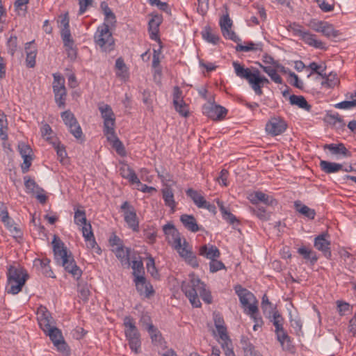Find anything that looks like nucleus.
<instances>
[{"label": "nucleus", "mask_w": 356, "mask_h": 356, "mask_svg": "<svg viewBox=\"0 0 356 356\" xmlns=\"http://www.w3.org/2000/svg\"><path fill=\"white\" fill-rule=\"evenodd\" d=\"M181 290L194 307H201L199 296L207 304L212 302L211 292L206 289L205 284L194 274L189 275L188 280L183 282Z\"/></svg>", "instance_id": "nucleus-1"}, {"label": "nucleus", "mask_w": 356, "mask_h": 356, "mask_svg": "<svg viewBox=\"0 0 356 356\" xmlns=\"http://www.w3.org/2000/svg\"><path fill=\"white\" fill-rule=\"evenodd\" d=\"M52 246L54 258L57 264L61 265L75 279L79 280L82 275V270L76 265L72 252L67 250L63 242L56 236L54 237Z\"/></svg>", "instance_id": "nucleus-2"}, {"label": "nucleus", "mask_w": 356, "mask_h": 356, "mask_svg": "<svg viewBox=\"0 0 356 356\" xmlns=\"http://www.w3.org/2000/svg\"><path fill=\"white\" fill-rule=\"evenodd\" d=\"M102 118L104 120V134L108 142L119 154L124 153V148L115 132V118L111 107L108 104L99 106Z\"/></svg>", "instance_id": "nucleus-3"}, {"label": "nucleus", "mask_w": 356, "mask_h": 356, "mask_svg": "<svg viewBox=\"0 0 356 356\" xmlns=\"http://www.w3.org/2000/svg\"><path fill=\"white\" fill-rule=\"evenodd\" d=\"M232 65L236 75L242 79H245L255 94L261 96L263 94L261 88L264 84L269 83L268 79L261 76L258 69L245 67L236 61H234Z\"/></svg>", "instance_id": "nucleus-4"}, {"label": "nucleus", "mask_w": 356, "mask_h": 356, "mask_svg": "<svg viewBox=\"0 0 356 356\" xmlns=\"http://www.w3.org/2000/svg\"><path fill=\"white\" fill-rule=\"evenodd\" d=\"M94 42L102 51L111 52L114 49L115 40L107 24L104 23L97 27Z\"/></svg>", "instance_id": "nucleus-5"}, {"label": "nucleus", "mask_w": 356, "mask_h": 356, "mask_svg": "<svg viewBox=\"0 0 356 356\" xmlns=\"http://www.w3.org/2000/svg\"><path fill=\"white\" fill-rule=\"evenodd\" d=\"M234 289L246 314L253 316L258 312L257 300L254 294L241 285L235 286Z\"/></svg>", "instance_id": "nucleus-6"}, {"label": "nucleus", "mask_w": 356, "mask_h": 356, "mask_svg": "<svg viewBox=\"0 0 356 356\" xmlns=\"http://www.w3.org/2000/svg\"><path fill=\"white\" fill-rule=\"evenodd\" d=\"M172 248L177 250L179 256L185 261L186 263L191 266L193 268L198 267L199 263L197 257L193 254L191 246L185 238H183V240L179 242V245L177 244Z\"/></svg>", "instance_id": "nucleus-7"}, {"label": "nucleus", "mask_w": 356, "mask_h": 356, "mask_svg": "<svg viewBox=\"0 0 356 356\" xmlns=\"http://www.w3.org/2000/svg\"><path fill=\"white\" fill-rule=\"evenodd\" d=\"M53 91L55 96V101L59 108H63L65 105L66 88L65 87V79L58 74H54Z\"/></svg>", "instance_id": "nucleus-8"}, {"label": "nucleus", "mask_w": 356, "mask_h": 356, "mask_svg": "<svg viewBox=\"0 0 356 356\" xmlns=\"http://www.w3.org/2000/svg\"><path fill=\"white\" fill-rule=\"evenodd\" d=\"M44 333L49 337L58 351L66 356L70 355L69 347L65 342L61 331L59 329L54 326L47 330V332Z\"/></svg>", "instance_id": "nucleus-9"}, {"label": "nucleus", "mask_w": 356, "mask_h": 356, "mask_svg": "<svg viewBox=\"0 0 356 356\" xmlns=\"http://www.w3.org/2000/svg\"><path fill=\"white\" fill-rule=\"evenodd\" d=\"M61 118L70 132L76 139L81 138L83 136L82 129L75 118L74 115L70 111H65L61 113Z\"/></svg>", "instance_id": "nucleus-10"}, {"label": "nucleus", "mask_w": 356, "mask_h": 356, "mask_svg": "<svg viewBox=\"0 0 356 356\" xmlns=\"http://www.w3.org/2000/svg\"><path fill=\"white\" fill-rule=\"evenodd\" d=\"M286 122L281 117H272L266 124V132L272 136H276L284 133L287 129Z\"/></svg>", "instance_id": "nucleus-11"}, {"label": "nucleus", "mask_w": 356, "mask_h": 356, "mask_svg": "<svg viewBox=\"0 0 356 356\" xmlns=\"http://www.w3.org/2000/svg\"><path fill=\"white\" fill-rule=\"evenodd\" d=\"M37 316L39 325L44 332L54 327V319L46 307L40 306L38 309Z\"/></svg>", "instance_id": "nucleus-12"}, {"label": "nucleus", "mask_w": 356, "mask_h": 356, "mask_svg": "<svg viewBox=\"0 0 356 356\" xmlns=\"http://www.w3.org/2000/svg\"><path fill=\"white\" fill-rule=\"evenodd\" d=\"M220 26L223 36L229 40H231L235 42L241 41L236 34L231 30L232 26V21L229 17V15H225L220 20Z\"/></svg>", "instance_id": "nucleus-13"}, {"label": "nucleus", "mask_w": 356, "mask_h": 356, "mask_svg": "<svg viewBox=\"0 0 356 356\" xmlns=\"http://www.w3.org/2000/svg\"><path fill=\"white\" fill-rule=\"evenodd\" d=\"M163 231L165 236L166 241L172 247H174L177 244L179 245V242L183 240L180 233L172 223H167L163 225Z\"/></svg>", "instance_id": "nucleus-14"}, {"label": "nucleus", "mask_w": 356, "mask_h": 356, "mask_svg": "<svg viewBox=\"0 0 356 356\" xmlns=\"http://www.w3.org/2000/svg\"><path fill=\"white\" fill-rule=\"evenodd\" d=\"M18 149L24 160L23 163L22 164V172H26L29 170L33 160L32 149L29 145L24 143H19Z\"/></svg>", "instance_id": "nucleus-15"}, {"label": "nucleus", "mask_w": 356, "mask_h": 356, "mask_svg": "<svg viewBox=\"0 0 356 356\" xmlns=\"http://www.w3.org/2000/svg\"><path fill=\"white\" fill-rule=\"evenodd\" d=\"M82 234L86 243V247L88 249L93 250L95 253L100 254L102 250L95 241L91 225H88L82 229Z\"/></svg>", "instance_id": "nucleus-16"}, {"label": "nucleus", "mask_w": 356, "mask_h": 356, "mask_svg": "<svg viewBox=\"0 0 356 356\" xmlns=\"http://www.w3.org/2000/svg\"><path fill=\"white\" fill-rule=\"evenodd\" d=\"M203 113L213 120L222 118L227 114V110L219 105L207 104L202 108Z\"/></svg>", "instance_id": "nucleus-17"}, {"label": "nucleus", "mask_w": 356, "mask_h": 356, "mask_svg": "<svg viewBox=\"0 0 356 356\" xmlns=\"http://www.w3.org/2000/svg\"><path fill=\"white\" fill-rule=\"evenodd\" d=\"M0 218L2 222L7 227L10 232L16 235L20 234L19 229L17 227L13 220L10 218L7 207L2 202H0Z\"/></svg>", "instance_id": "nucleus-18"}, {"label": "nucleus", "mask_w": 356, "mask_h": 356, "mask_svg": "<svg viewBox=\"0 0 356 356\" xmlns=\"http://www.w3.org/2000/svg\"><path fill=\"white\" fill-rule=\"evenodd\" d=\"M248 200L252 204H257L259 202H263L266 205L273 206L277 204V201L261 191H255L248 195Z\"/></svg>", "instance_id": "nucleus-19"}, {"label": "nucleus", "mask_w": 356, "mask_h": 356, "mask_svg": "<svg viewBox=\"0 0 356 356\" xmlns=\"http://www.w3.org/2000/svg\"><path fill=\"white\" fill-rule=\"evenodd\" d=\"M134 283L137 291L140 295H144L145 297H149L154 294V291L152 284L147 282L145 277L134 278Z\"/></svg>", "instance_id": "nucleus-20"}, {"label": "nucleus", "mask_w": 356, "mask_h": 356, "mask_svg": "<svg viewBox=\"0 0 356 356\" xmlns=\"http://www.w3.org/2000/svg\"><path fill=\"white\" fill-rule=\"evenodd\" d=\"M327 234H323L316 236L314 239V247L319 251H321L325 257L330 258V242L325 238Z\"/></svg>", "instance_id": "nucleus-21"}, {"label": "nucleus", "mask_w": 356, "mask_h": 356, "mask_svg": "<svg viewBox=\"0 0 356 356\" xmlns=\"http://www.w3.org/2000/svg\"><path fill=\"white\" fill-rule=\"evenodd\" d=\"M6 275L7 280H20L22 278H25V280H27L29 278L26 270L20 266H8Z\"/></svg>", "instance_id": "nucleus-22"}, {"label": "nucleus", "mask_w": 356, "mask_h": 356, "mask_svg": "<svg viewBox=\"0 0 356 356\" xmlns=\"http://www.w3.org/2000/svg\"><path fill=\"white\" fill-rule=\"evenodd\" d=\"M124 219L129 228L136 232L139 231V221L134 208H130V209L125 211Z\"/></svg>", "instance_id": "nucleus-23"}, {"label": "nucleus", "mask_w": 356, "mask_h": 356, "mask_svg": "<svg viewBox=\"0 0 356 356\" xmlns=\"http://www.w3.org/2000/svg\"><path fill=\"white\" fill-rule=\"evenodd\" d=\"M199 254L211 260L213 259H218L220 253L216 246L211 244H205L200 248Z\"/></svg>", "instance_id": "nucleus-24"}, {"label": "nucleus", "mask_w": 356, "mask_h": 356, "mask_svg": "<svg viewBox=\"0 0 356 356\" xmlns=\"http://www.w3.org/2000/svg\"><path fill=\"white\" fill-rule=\"evenodd\" d=\"M116 257L120 261L122 266H127L129 267L131 265L130 263V252L131 249L129 248H124V245L118 248H114L112 249Z\"/></svg>", "instance_id": "nucleus-25"}, {"label": "nucleus", "mask_w": 356, "mask_h": 356, "mask_svg": "<svg viewBox=\"0 0 356 356\" xmlns=\"http://www.w3.org/2000/svg\"><path fill=\"white\" fill-rule=\"evenodd\" d=\"M162 22V17L159 15H154L148 23L149 38L153 40H158L159 27Z\"/></svg>", "instance_id": "nucleus-26"}, {"label": "nucleus", "mask_w": 356, "mask_h": 356, "mask_svg": "<svg viewBox=\"0 0 356 356\" xmlns=\"http://www.w3.org/2000/svg\"><path fill=\"white\" fill-rule=\"evenodd\" d=\"M124 325L125 326V335L127 340L132 338L140 337L139 332L135 325L134 319L130 316H126L124 318Z\"/></svg>", "instance_id": "nucleus-27"}, {"label": "nucleus", "mask_w": 356, "mask_h": 356, "mask_svg": "<svg viewBox=\"0 0 356 356\" xmlns=\"http://www.w3.org/2000/svg\"><path fill=\"white\" fill-rule=\"evenodd\" d=\"M324 149H328L334 155H342L344 157H350L351 156L350 152L343 143L326 144L324 145Z\"/></svg>", "instance_id": "nucleus-28"}, {"label": "nucleus", "mask_w": 356, "mask_h": 356, "mask_svg": "<svg viewBox=\"0 0 356 356\" xmlns=\"http://www.w3.org/2000/svg\"><path fill=\"white\" fill-rule=\"evenodd\" d=\"M180 221L186 229L192 232H197L200 229L193 215L183 214L180 216Z\"/></svg>", "instance_id": "nucleus-29"}, {"label": "nucleus", "mask_w": 356, "mask_h": 356, "mask_svg": "<svg viewBox=\"0 0 356 356\" xmlns=\"http://www.w3.org/2000/svg\"><path fill=\"white\" fill-rule=\"evenodd\" d=\"M300 39L308 45L316 49H325V44L321 40H317L316 35L312 34L309 31H306Z\"/></svg>", "instance_id": "nucleus-30"}, {"label": "nucleus", "mask_w": 356, "mask_h": 356, "mask_svg": "<svg viewBox=\"0 0 356 356\" xmlns=\"http://www.w3.org/2000/svg\"><path fill=\"white\" fill-rule=\"evenodd\" d=\"M120 173L121 176L129 180L131 184H140L134 170L131 168L127 164H123L120 168Z\"/></svg>", "instance_id": "nucleus-31"}, {"label": "nucleus", "mask_w": 356, "mask_h": 356, "mask_svg": "<svg viewBox=\"0 0 356 356\" xmlns=\"http://www.w3.org/2000/svg\"><path fill=\"white\" fill-rule=\"evenodd\" d=\"M26 282L25 278H22L20 280H7L6 290L8 293L16 295L22 291Z\"/></svg>", "instance_id": "nucleus-32"}, {"label": "nucleus", "mask_w": 356, "mask_h": 356, "mask_svg": "<svg viewBox=\"0 0 356 356\" xmlns=\"http://www.w3.org/2000/svg\"><path fill=\"white\" fill-rule=\"evenodd\" d=\"M47 141L51 143L56 151L58 158L63 161L67 156L65 147L60 143L56 137H47Z\"/></svg>", "instance_id": "nucleus-33"}, {"label": "nucleus", "mask_w": 356, "mask_h": 356, "mask_svg": "<svg viewBox=\"0 0 356 356\" xmlns=\"http://www.w3.org/2000/svg\"><path fill=\"white\" fill-rule=\"evenodd\" d=\"M25 49L26 53V65L29 67H33L35 65L37 50L35 47H33V42L26 43Z\"/></svg>", "instance_id": "nucleus-34"}, {"label": "nucleus", "mask_w": 356, "mask_h": 356, "mask_svg": "<svg viewBox=\"0 0 356 356\" xmlns=\"http://www.w3.org/2000/svg\"><path fill=\"white\" fill-rule=\"evenodd\" d=\"M186 193L198 208H202L203 204L206 203L204 196L197 191L188 188L186 190Z\"/></svg>", "instance_id": "nucleus-35"}, {"label": "nucleus", "mask_w": 356, "mask_h": 356, "mask_svg": "<svg viewBox=\"0 0 356 356\" xmlns=\"http://www.w3.org/2000/svg\"><path fill=\"white\" fill-rule=\"evenodd\" d=\"M320 167L323 172L327 174L335 173L343 169L341 164L327 161H321Z\"/></svg>", "instance_id": "nucleus-36"}, {"label": "nucleus", "mask_w": 356, "mask_h": 356, "mask_svg": "<svg viewBox=\"0 0 356 356\" xmlns=\"http://www.w3.org/2000/svg\"><path fill=\"white\" fill-rule=\"evenodd\" d=\"M277 341L280 343L284 350H289L291 348L290 337L284 328L275 331Z\"/></svg>", "instance_id": "nucleus-37"}, {"label": "nucleus", "mask_w": 356, "mask_h": 356, "mask_svg": "<svg viewBox=\"0 0 356 356\" xmlns=\"http://www.w3.org/2000/svg\"><path fill=\"white\" fill-rule=\"evenodd\" d=\"M289 102L291 105H296L299 108L310 111L312 106L308 104L303 96L292 95L289 97Z\"/></svg>", "instance_id": "nucleus-38"}, {"label": "nucleus", "mask_w": 356, "mask_h": 356, "mask_svg": "<svg viewBox=\"0 0 356 356\" xmlns=\"http://www.w3.org/2000/svg\"><path fill=\"white\" fill-rule=\"evenodd\" d=\"M295 208L297 211L308 218L309 219L313 220L316 216V211L314 209L308 207L307 206L302 204L301 202L296 201L294 203Z\"/></svg>", "instance_id": "nucleus-39"}, {"label": "nucleus", "mask_w": 356, "mask_h": 356, "mask_svg": "<svg viewBox=\"0 0 356 356\" xmlns=\"http://www.w3.org/2000/svg\"><path fill=\"white\" fill-rule=\"evenodd\" d=\"M259 66L263 70V71L265 73H266L275 83L279 84H281L282 83V79L277 72V70L280 69V67L263 65L261 64H259Z\"/></svg>", "instance_id": "nucleus-40"}, {"label": "nucleus", "mask_w": 356, "mask_h": 356, "mask_svg": "<svg viewBox=\"0 0 356 356\" xmlns=\"http://www.w3.org/2000/svg\"><path fill=\"white\" fill-rule=\"evenodd\" d=\"M163 198L165 204L171 208L172 212L175 211L176 207V202L174 199V193L170 188H165L162 190Z\"/></svg>", "instance_id": "nucleus-41"}, {"label": "nucleus", "mask_w": 356, "mask_h": 356, "mask_svg": "<svg viewBox=\"0 0 356 356\" xmlns=\"http://www.w3.org/2000/svg\"><path fill=\"white\" fill-rule=\"evenodd\" d=\"M74 221L76 225L81 227V229L86 225H90V222H87L86 212L83 209H74Z\"/></svg>", "instance_id": "nucleus-42"}, {"label": "nucleus", "mask_w": 356, "mask_h": 356, "mask_svg": "<svg viewBox=\"0 0 356 356\" xmlns=\"http://www.w3.org/2000/svg\"><path fill=\"white\" fill-rule=\"evenodd\" d=\"M298 252L302 255L305 259L309 261L312 264H315L318 260L316 253L305 246L299 248Z\"/></svg>", "instance_id": "nucleus-43"}, {"label": "nucleus", "mask_w": 356, "mask_h": 356, "mask_svg": "<svg viewBox=\"0 0 356 356\" xmlns=\"http://www.w3.org/2000/svg\"><path fill=\"white\" fill-rule=\"evenodd\" d=\"M220 341L219 343L221 345L222 350H224L225 356H235V353L233 350V345L229 336L219 338Z\"/></svg>", "instance_id": "nucleus-44"}, {"label": "nucleus", "mask_w": 356, "mask_h": 356, "mask_svg": "<svg viewBox=\"0 0 356 356\" xmlns=\"http://www.w3.org/2000/svg\"><path fill=\"white\" fill-rule=\"evenodd\" d=\"M236 49L238 51L248 52L250 51H262L261 43H254L252 42H248L245 45L237 44Z\"/></svg>", "instance_id": "nucleus-45"}, {"label": "nucleus", "mask_w": 356, "mask_h": 356, "mask_svg": "<svg viewBox=\"0 0 356 356\" xmlns=\"http://www.w3.org/2000/svg\"><path fill=\"white\" fill-rule=\"evenodd\" d=\"M323 79H325L323 81H322L321 85L323 87L327 88H332L336 86L339 81L336 74H330L327 75L325 72H323V76H321Z\"/></svg>", "instance_id": "nucleus-46"}, {"label": "nucleus", "mask_w": 356, "mask_h": 356, "mask_svg": "<svg viewBox=\"0 0 356 356\" xmlns=\"http://www.w3.org/2000/svg\"><path fill=\"white\" fill-rule=\"evenodd\" d=\"M214 323L219 338L228 336L227 333V328L224 326V321L220 316H216L214 318Z\"/></svg>", "instance_id": "nucleus-47"}, {"label": "nucleus", "mask_w": 356, "mask_h": 356, "mask_svg": "<svg viewBox=\"0 0 356 356\" xmlns=\"http://www.w3.org/2000/svg\"><path fill=\"white\" fill-rule=\"evenodd\" d=\"M217 204L224 220H227L230 224H234L237 221L236 218L224 207L222 202L218 201Z\"/></svg>", "instance_id": "nucleus-48"}, {"label": "nucleus", "mask_w": 356, "mask_h": 356, "mask_svg": "<svg viewBox=\"0 0 356 356\" xmlns=\"http://www.w3.org/2000/svg\"><path fill=\"white\" fill-rule=\"evenodd\" d=\"M147 330L150 334V337L152 341L155 344H161L162 343V336L160 332L154 327L152 324H149L147 326Z\"/></svg>", "instance_id": "nucleus-49"}, {"label": "nucleus", "mask_w": 356, "mask_h": 356, "mask_svg": "<svg viewBox=\"0 0 356 356\" xmlns=\"http://www.w3.org/2000/svg\"><path fill=\"white\" fill-rule=\"evenodd\" d=\"M131 268L133 269V275L134 278L138 277H144V267L142 260H133L131 262Z\"/></svg>", "instance_id": "nucleus-50"}, {"label": "nucleus", "mask_w": 356, "mask_h": 356, "mask_svg": "<svg viewBox=\"0 0 356 356\" xmlns=\"http://www.w3.org/2000/svg\"><path fill=\"white\" fill-rule=\"evenodd\" d=\"M202 37L207 42L216 44L220 38L215 32H213L210 28H206L202 32Z\"/></svg>", "instance_id": "nucleus-51"}, {"label": "nucleus", "mask_w": 356, "mask_h": 356, "mask_svg": "<svg viewBox=\"0 0 356 356\" xmlns=\"http://www.w3.org/2000/svg\"><path fill=\"white\" fill-rule=\"evenodd\" d=\"M322 30H320V33H323L325 37L327 38H336L339 35V31L335 30L333 26L327 22H325Z\"/></svg>", "instance_id": "nucleus-52"}, {"label": "nucleus", "mask_w": 356, "mask_h": 356, "mask_svg": "<svg viewBox=\"0 0 356 356\" xmlns=\"http://www.w3.org/2000/svg\"><path fill=\"white\" fill-rule=\"evenodd\" d=\"M101 8L105 15V21L111 24L115 22V15L106 2L101 3Z\"/></svg>", "instance_id": "nucleus-53"}, {"label": "nucleus", "mask_w": 356, "mask_h": 356, "mask_svg": "<svg viewBox=\"0 0 356 356\" xmlns=\"http://www.w3.org/2000/svg\"><path fill=\"white\" fill-rule=\"evenodd\" d=\"M270 321L273 323V325L275 327V330L277 331L279 330H281L283 327V323L284 319L280 315V314L278 312V311L275 310L273 311V316L270 318Z\"/></svg>", "instance_id": "nucleus-54"}, {"label": "nucleus", "mask_w": 356, "mask_h": 356, "mask_svg": "<svg viewBox=\"0 0 356 356\" xmlns=\"http://www.w3.org/2000/svg\"><path fill=\"white\" fill-rule=\"evenodd\" d=\"M24 180L25 187L29 192L35 193L36 191H42V188L36 184L33 179L24 177Z\"/></svg>", "instance_id": "nucleus-55"}, {"label": "nucleus", "mask_w": 356, "mask_h": 356, "mask_svg": "<svg viewBox=\"0 0 356 356\" xmlns=\"http://www.w3.org/2000/svg\"><path fill=\"white\" fill-rule=\"evenodd\" d=\"M78 293L79 297L83 300L87 301L90 296V292L88 286L86 284H78Z\"/></svg>", "instance_id": "nucleus-56"}, {"label": "nucleus", "mask_w": 356, "mask_h": 356, "mask_svg": "<svg viewBox=\"0 0 356 356\" xmlns=\"http://www.w3.org/2000/svg\"><path fill=\"white\" fill-rule=\"evenodd\" d=\"M8 130V122L6 115H1L0 118V138L3 140H6L8 138L7 134Z\"/></svg>", "instance_id": "nucleus-57"}, {"label": "nucleus", "mask_w": 356, "mask_h": 356, "mask_svg": "<svg viewBox=\"0 0 356 356\" xmlns=\"http://www.w3.org/2000/svg\"><path fill=\"white\" fill-rule=\"evenodd\" d=\"M29 0H15L14 7L18 15H24L26 11V5Z\"/></svg>", "instance_id": "nucleus-58"}, {"label": "nucleus", "mask_w": 356, "mask_h": 356, "mask_svg": "<svg viewBox=\"0 0 356 356\" xmlns=\"http://www.w3.org/2000/svg\"><path fill=\"white\" fill-rule=\"evenodd\" d=\"M253 213L262 220H268L270 218V213L264 207H258L252 209Z\"/></svg>", "instance_id": "nucleus-59"}, {"label": "nucleus", "mask_w": 356, "mask_h": 356, "mask_svg": "<svg viewBox=\"0 0 356 356\" xmlns=\"http://www.w3.org/2000/svg\"><path fill=\"white\" fill-rule=\"evenodd\" d=\"M225 264L216 259L210 260L209 262V270L211 273H216L220 270L225 269Z\"/></svg>", "instance_id": "nucleus-60"}, {"label": "nucleus", "mask_w": 356, "mask_h": 356, "mask_svg": "<svg viewBox=\"0 0 356 356\" xmlns=\"http://www.w3.org/2000/svg\"><path fill=\"white\" fill-rule=\"evenodd\" d=\"M60 36L64 45L74 44L70 29H61Z\"/></svg>", "instance_id": "nucleus-61"}, {"label": "nucleus", "mask_w": 356, "mask_h": 356, "mask_svg": "<svg viewBox=\"0 0 356 356\" xmlns=\"http://www.w3.org/2000/svg\"><path fill=\"white\" fill-rule=\"evenodd\" d=\"M175 106V110L182 116L186 117L188 115V110L186 104L184 102V100H181V102L177 104H173Z\"/></svg>", "instance_id": "nucleus-62"}, {"label": "nucleus", "mask_w": 356, "mask_h": 356, "mask_svg": "<svg viewBox=\"0 0 356 356\" xmlns=\"http://www.w3.org/2000/svg\"><path fill=\"white\" fill-rule=\"evenodd\" d=\"M128 341H129V345L131 350L133 352H134L136 354L139 353L140 352V346H141V342L140 340V337L132 338Z\"/></svg>", "instance_id": "nucleus-63"}, {"label": "nucleus", "mask_w": 356, "mask_h": 356, "mask_svg": "<svg viewBox=\"0 0 356 356\" xmlns=\"http://www.w3.org/2000/svg\"><path fill=\"white\" fill-rule=\"evenodd\" d=\"M262 61L267 66H273L284 68V67L281 65L278 61L275 60L271 56L268 55L266 54L263 56Z\"/></svg>", "instance_id": "nucleus-64"}]
</instances>
